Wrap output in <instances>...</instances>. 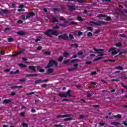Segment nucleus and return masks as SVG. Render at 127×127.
<instances>
[{
	"instance_id": "1",
	"label": "nucleus",
	"mask_w": 127,
	"mask_h": 127,
	"mask_svg": "<svg viewBox=\"0 0 127 127\" xmlns=\"http://www.w3.org/2000/svg\"><path fill=\"white\" fill-rule=\"evenodd\" d=\"M55 66V67H58V63L54 60H50L49 62L48 65L45 67L46 69H49V68H51V67H53V66Z\"/></svg>"
},
{
	"instance_id": "2",
	"label": "nucleus",
	"mask_w": 127,
	"mask_h": 127,
	"mask_svg": "<svg viewBox=\"0 0 127 127\" xmlns=\"http://www.w3.org/2000/svg\"><path fill=\"white\" fill-rule=\"evenodd\" d=\"M45 34L49 37L51 36V35H56L57 36L58 35V32L54 31V30L52 29H49L45 32Z\"/></svg>"
},
{
	"instance_id": "3",
	"label": "nucleus",
	"mask_w": 127,
	"mask_h": 127,
	"mask_svg": "<svg viewBox=\"0 0 127 127\" xmlns=\"http://www.w3.org/2000/svg\"><path fill=\"white\" fill-rule=\"evenodd\" d=\"M109 52H111L112 55H116V54H118L120 52V49L113 47L109 50Z\"/></svg>"
},
{
	"instance_id": "4",
	"label": "nucleus",
	"mask_w": 127,
	"mask_h": 127,
	"mask_svg": "<svg viewBox=\"0 0 127 127\" xmlns=\"http://www.w3.org/2000/svg\"><path fill=\"white\" fill-rule=\"evenodd\" d=\"M59 96L60 97H71V91L68 90L66 92H64L63 93H60Z\"/></svg>"
},
{
	"instance_id": "5",
	"label": "nucleus",
	"mask_w": 127,
	"mask_h": 127,
	"mask_svg": "<svg viewBox=\"0 0 127 127\" xmlns=\"http://www.w3.org/2000/svg\"><path fill=\"white\" fill-rule=\"evenodd\" d=\"M70 117V116L69 115H59L57 117V118H67L64 119V121H71V120H72V118L71 117Z\"/></svg>"
},
{
	"instance_id": "6",
	"label": "nucleus",
	"mask_w": 127,
	"mask_h": 127,
	"mask_svg": "<svg viewBox=\"0 0 127 127\" xmlns=\"http://www.w3.org/2000/svg\"><path fill=\"white\" fill-rule=\"evenodd\" d=\"M94 51L97 52L96 53L98 54V56H103V54H102V52L104 51V50L94 48Z\"/></svg>"
},
{
	"instance_id": "7",
	"label": "nucleus",
	"mask_w": 127,
	"mask_h": 127,
	"mask_svg": "<svg viewBox=\"0 0 127 127\" xmlns=\"http://www.w3.org/2000/svg\"><path fill=\"white\" fill-rule=\"evenodd\" d=\"M90 23H92L93 24H95V25H102V24H105L106 22L104 21H98L97 22H94V21H91Z\"/></svg>"
},
{
	"instance_id": "8",
	"label": "nucleus",
	"mask_w": 127,
	"mask_h": 127,
	"mask_svg": "<svg viewBox=\"0 0 127 127\" xmlns=\"http://www.w3.org/2000/svg\"><path fill=\"white\" fill-rule=\"evenodd\" d=\"M59 38H60V39H68V35H67V34H64L62 35H60L59 36Z\"/></svg>"
},
{
	"instance_id": "9",
	"label": "nucleus",
	"mask_w": 127,
	"mask_h": 127,
	"mask_svg": "<svg viewBox=\"0 0 127 127\" xmlns=\"http://www.w3.org/2000/svg\"><path fill=\"white\" fill-rule=\"evenodd\" d=\"M34 15H35V13L33 12H30L26 16V19H28V18H30V17H32V16H34Z\"/></svg>"
},
{
	"instance_id": "10",
	"label": "nucleus",
	"mask_w": 127,
	"mask_h": 127,
	"mask_svg": "<svg viewBox=\"0 0 127 127\" xmlns=\"http://www.w3.org/2000/svg\"><path fill=\"white\" fill-rule=\"evenodd\" d=\"M29 69L33 71V72H36L35 66H29Z\"/></svg>"
},
{
	"instance_id": "11",
	"label": "nucleus",
	"mask_w": 127,
	"mask_h": 127,
	"mask_svg": "<svg viewBox=\"0 0 127 127\" xmlns=\"http://www.w3.org/2000/svg\"><path fill=\"white\" fill-rule=\"evenodd\" d=\"M8 11V10H6V9H1L0 11V14H3L4 13H6V12H7Z\"/></svg>"
},
{
	"instance_id": "12",
	"label": "nucleus",
	"mask_w": 127,
	"mask_h": 127,
	"mask_svg": "<svg viewBox=\"0 0 127 127\" xmlns=\"http://www.w3.org/2000/svg\"><path fill=\"white\" fill-rule=\"evenodd\" d=\"M68 7L69 8V10H75V9H76V6H75L68 5Z\"/></svg>"
},
{
	"instance_id": "13",
	"label": "nucleus",
	"mask_w": 127,
	"mask_h": 127,
	"mask_svg": "<svg viewBox=\"0 0 127 127\" xmlns=\"http://www.w3.org/2000/svg\"><path fill=\"white\" fill-rule=\"evenodd\" d=\"M23 52H24V49H21L20 50L19 52L17 53L16 54H15V55H13V56H17V55H18L21 53H23Z\"/></svg>"
},
{
	"instance_id": "14",
	"label": "nucleus",
	"mask_w": 127,
	"mask_h": 127,
	"mask_svg": "<svg viewBox=\"0 0 127 127\" xmlns=\"http://www.w3.org/2000/svg\"><path fill=\"white\" fill-rule=\"evenodd\" d=\"M17 34H18V35H24L25 32L22 31H20L17 32Z\"/></svg>"
},
{
	"instance_id": "15",
	"label": "nucleus",
	"mask_w": 127,
	"mask_h": 127,
	"mask_svg": "<svg viewBox=\"0 0 127 127\" xmlns=\"http://www.w3.org/2000/svg\"><path fill=\"white\" fill-rule=\"evenodd\" d=\"M69 1H77L78 2H85L86 1V0H68Z\"/></svg>"
},
{
	"instance_id": "16",
	"label": "nucleus",
	"mask_w": 127,
	"mask_h": 127,
	"mask_svg": "<svg viewBox=\"0 0 127 127\" xmlns=\"http://www.w3.org/2000/svg\"><path fill=\"white\" fill-rule=\"evenodd\" d=\"M69 22L67 21H65L64 22L63 24H60L59 25V26H66V23H68Z\"/></svg>"
},
{
	"instance_id": "17",
	"label": "nucleus",
	"mask_w": 127,
	"mask_h": 127,
	"mask_svg": "<svg viewBox=\"0 0 127 127\" xmlns=\"http://www.w3.org/2000/svg\"><path fill=\"white\" fill-rule=\"evenodd\" d=\"M36 84H40V83H43V80L41 79H38L35 81Z\"/></svg>"
},
{
	"instance_id": "18",
	"label": "nucleus",
	"mask_w": 127,
	"mask_h": 127,
	"mask_svg": "<svg viewBox=\"0 0 127 127\" xmlns=\"http://www.w3.org/2000/svg\"><path fill=\"white\" fill-rule=\"evenodd\" d=\"M11 101L8 99H5L3 100V104H7V103H10Z\"/></svg>"
},
{
	"instance_id": "19",
	"label": "nucleus",
	"mask_w": 127,
	"mask_h": 127,
	"mask_svg": "<svg viewBox=\"0 0 127 127\" xmlns=\"http://www.w3.org/2000/svg\"><path fill=\"white\" fill-rule=\"evenodd\" d=\"M54 69L53 68H50L47 71L48 74H51V73H53Z\"/></svg>"
},
{
	"instance_id": "20",
	"label": "nucleus",
	"mask_w": 127,
	"mask_h": 127,
	"mask_svg": "<svg viewBox=\"0 0 127 127\" xmlns=\"http://www.w3.org/2000/svg\"><path fill=\"white\" fill-rule=\"evenodd\" d=\"M101 59H103V57H99L96 59H95L93 61H99V60H101Z\"/></svg>"
},
{
	"instance_id": "21",
	"label": "nucleus",
	"mask_w": 127,
	"mask_h": 127,
	"mask_svg": "<svg viewBox=\"0 0 127 127\" xmlns=\"http://www.w3.org/2000/svg\"><path fill=\"white\" fill-rule=\"evenodd\" d=\"M116 13H118V14H123V12L121 11L120 9H118L116 11Z\"/></svg>"
},
{
	"instance_id": "22",
	"label": "nucleus",
	"mask_w": 127,
	"mask_h": 127,
	"mask_svg": "<svg viewBox=\"0 0 127 127\" xmlns=\"http://www.w3.org/2000/svg\"><path fill=\"white\" fill-rule=\"evenodd\" d=\"M111 125L113 126H117L118 125H120V123L117 122H112Z\"/></svg>"
},
{
	"instance_id": "23",
	"label": "nucleus",
	"mask_w": 127,
	"mask_h": 127,
	"mask_svg": "<svg viewBox=\"0 0 127 127\" xmlns=\"http://www.w3.org/2000/svg\"><path fill=\"white\" fill-rule=\"evenodd\" d=\"M75 62H79V60L73 59L70 61V63H75Z\"/></svg>"
},
{
	"instance_id": "24",
	"label": "nucleus",
	"mask_w": 127,
	"mask_h": 127,
	"mask_svg": "<svg viewBox=\"0 0 127 127\" xmlns=\"http://www.w3.org/2000/svg\"><path fill=\"white\" fill-rule=\"evenodd\" d=\"M70 60H66V61H64V64H69Z\"/></svg>"
},
{
	"instance_id": "25",
	"label": "nucleus",
	"mask_w": 127,
	"mask_h": 127,
	"mask_svg": "<svg viewBox=\"0 0 127 127\" xmlns=\"http://www.w3.org/2000/svg\"><path fill=\"white\" fill-rule=\"evenodd\" d=\"M52 22H58V20L56 18L53 17L52 19Z\"/></svg>"
},
{
	"instance_id": "26",
	"label": "nucleus",
	"mask_w": 127,
	"mask_h": 127,
	"mask_svg": "<svg viewBox=\"0 0 127 127\" xmlns=\"http://www.w3.org/2000/svg\"><path fill=\"white\" fill-rule=\"evenodd\" d=\"M115 69H117L118 70H123L124 68L122 66H118L116 67Z\"/></svg>"
},
{
	"instance_id": "27",
	"label": "nucleus",
	"mask_w": 127,
	"mask_h": 127,
	"mask_svg": "<svg viewBox=\"0 0 127 127\" xmlns=\"http://www.w3.org/2000/svg\"><path fill=\"white\" fill-rule=\"evenodd\" d=\"M26 76L27 77H34L35 76H37V74H27Z\"/></svg>"
},
{
	"instance_id": "28",
	"label": "nucleus",
	"mask_w": 127,
	"mask_h": 127,
	"mask_svg": "<svg viewBox=\"0 0 127 127\" xmlns=\"http://www.w3.org/2000/svg\"><path fill=\"white\" fill-rule=\"evenodd\" d=\"M18 66H20V67H22L23 68H25V67H26V65H25V64H19Z\"/></svg>"
},
{
	"instance_id": "29",
	"label": "nucleus",
	"mask_w": 127,
	"mask_h": 127,
	"mask_svg": "<svg viewBox=\"0 0 127 127\" xmlns=\"http://www.w3.org/2000/svg\"><path fill=\"white\" fill-rule=\"evenodd\" d=\"M63 59H64V58L63 57H61L59 59H58V61H60V62H62V61H63Z\"/></svg>"
},
{
	"instance_id": "30",
	"label": "nucleus",
	"mask_w": 127,
	"mask_h": 127,
	"mask_svg": "<svg viewBox=\"0 0 127 127\" xmlns=\"http://www.w3.org/2000/svg\"><path fill=\"white\" fill-rule=\"evenodd\" d=\"M77 20H78L79 21H83V18H82V17H81L80 16H78L77 17Z\"/></svg>"
},
{
	"instance_id": "31",
	"label": "nucleus",
	"mask_w": 127,
	"mask_h": 127,
	"mask_svg": "<svg viewBox=\"0 0 127 127\" xmlns=\"http://www.w3.org/2000/svg\"><path fill=\"white\" fill-rule=\"evenodd\" d=\"M114 118H118V119H121V118H122V115H115V116H114Z\"/></svg>"
},
{
	"instance_id": "32",
	"label": "nucleus",
	"mask_w": 127,
	"mask_h": 127,
	"mask_svg": "<svg viewBox=\"0 0 127 127\" xmlns=\"http://www.w3.org/2000/svg\"><path fill=\"white\" fill-rule=\"evenodd\" d=\"M69 37L70 39H74V36L72 34H69Z\"/></svg>"
},
{
	"instance_id": "33",
	"label": "nucleus",
	"mask_w": 127,
	"mask_h": 127,
	"mask_svg": "<svg viewBox=\"0 0 127 127\" xmlns=\"http://www.w3.org/2000/svg\"><path fill=\"white\" fill-rule=\"evenodd\" d=\"M26 95L27 96H29L30 95H34V92H31L27 93Z\"/></svg>"
},
{
	"instance_id": "34",
	"label": "nucleus",
	"mask_w": 127,
	"mask_h": 127,
	"mask_svg": "<svg viewBox=\"0 0 127 127\" xmlns=\"http://www.w3.org/2000/svg\"><path fill=\"white\" fill-rule=\"evenodd\" d=\"M69 56V53L67 52H65L64 53V57H67V56Z\"/></svg>"
},
{
	"instance_id": "35",
	"label": "nucleus",
	"mask_w": 127,
	"mask_h": 127,
	"mask_svg": "<svg viewBox=\"0 0 127 127\" xmlns=\"http://www.w3.org/2000/svg\"><path fill=\"white\" fill-rule=\"evenodd\" d=\"M93 36V33L89 32L87 33V36H88V37H90V36Z\"/></svg>"
},
{
	"instance_id": "36",
	"label": "nucleus",
	"mask_w": 127,
	"mask_h": 127,
	"mask_svg": "<svg viewBox=\"0 0 127 127\" xmlns=\"http://www.w3.org/2000/svg\"><path fill=\"white\" fill-rule=\"evenodd\" d=\"M75 69H77V68L76 67L72 68H68L67 69V71H68V72H70V71H74Z\"/></svg>"
},
{
	"instance_id": "37",
	"label": "nucleus",
	"mask_w": 127,
	"mask_h": 127,
	"mask_svg": "<svg viewBox=\"0 0 127 127\" xmlns=\"http://www.w3.org/2000/svg\"><path fill=\"white\" fill-rule=\"evenodd\" d=\"M50 52H45L43 53V54H45V55H50Z\"/></svg>"
},
{
	"instance_id": "38",
	"label": "nucleus",
	"mask_w": 127,
	"mask_h": 127,
	"mask_svg": "<svg viewBox=\"0 0 127 127\" xmlns=\"http://www.w3.org/2000/svg\"><path fill=\"white\" fill-rule=\"evenodd\" d=\"M8 42H12L13 41V39L12 38H9L8 39Z\"/></svg>"
},
{
	"instance_id": "39",
	"label": "nucleus",
	"mask_w": 127,
	"mask_h": 127,
	"mask_svg": "<svg viewBox=\"0 0 127 127\" xmlns=\"http://www.w3.org/2000/svg\"><path fill=\"white\" fill-rule=\"evenodd\" d=\"M55 127H64V125H63L62 124H60L59 125H55Z\"/></svg>"
},
{
	"instance_id": "40",
	"label": "nucleus",
	"mask_w": 127,
	"mask_h": 127,
	"mask_svg": "<svg viewBox=\"0 0 127 127\" xmlns=\"http://www.w3.org/2000/svg\"><path fill=\"white\" fill-rule=\"evenodd\" d=\"M87 29H88V30H89V31H93V28L91 27H88L87 28Z\"/></svg>"
},
{
	"instance_id": "41",
	"label": "nucleus",
	"mask_w": 127,
	"mask_h": 127,
	"mask_svg": "<svg viewBox=\"0 0 127 127\" xmlns=\"http://www.w3.org/2000/svg\"><path fill=\"white\" fill-rule=\"evenodd\" d=\"M85 64H86V65H91V64H92V62H91V61H88V62H86V63H85Z\"/></svg>"
},
{
	"instance_id": "42",
	"label": "nucleus",
	"mask_w": 127,
	"mask_h": 127,
	"mask_svg": "<svg viewBox=\"0 0 127 127\" xmlns=\"http://www.w3.org/2000/svg\"><path fill=\"white\" fill-rule=\"evenodd\" d=\"M59 28H60V27L58 25H57L53 27L54 29H59Z\"/></svg>"
},
{
	"instance_id": "43",
	"label": "nucleus",
	"mask_w": 127,
	"mask_h": 127,
	"mask_svg": "<svg viewBox=\"0 0 127 127\" xmlns=\"http://www.w3.org/2000/svg\"><path fill=\"white\" fill-rule=\"evenodd\" d=\"M22 125L23 126V127H28V125L26 123H22Z\"/></svg>"
},
{
	"instance_id": "44",
	"label": "nucleus",
	"mask_w": 127,
	"mask_h": 127,
	"mask_svg": "<svg viewBox=\"0 0 127 127\" xmlns=\"http://www.w3.org/2000/svg\"><path fill=\"white\" fill-rule=\"evenodd\" d=\"M71 46H73V47H78V44H73L71 45Z\"/></svg>"
},
{
	"instance_id": "45",
	"label": "nucleus",
	"mask_w": 127,
	"mask_h": 127,
	"mask_svg": "<svg viewBox=\"0 0 127 127\" xmlns=\"http://www.w3.org/2000/svg\"><path fill=\"white\" fill-rule=\"evenodd\" d=\"M116 46H118V47H121L122 46V43H119L118 44H116Z\"/></svg>"
},
{
	"instance_id": "46",
	"label": "nucleus",
	"mask_w": 127,
	"mask_h": 127,
	"mask_svg": "<svg viewBox=\"0 0 127 127\" xmlns=\"http://www.w3.org/2000/svg\"><path fill=\"white\" fill-rule=\"evenodd\" d=\"M41 49H42V47L39 46L37 49V50H41Z\"/></svg>"
},
{
	"instance_id": "47",
	"label": "nucleus",
	"mask_w": 127,
	"mask_h": 127,
	"mask_svg": "<svg viewBox=\"0 0 127 127\" xmlns=\"http://www.w3.org/2000/svg\"><path fill=\"white\" fill-rule=\"evenodd\" d=\"M20 82H25L26 81V79L25 78H23L22 79H19Z\"/></svg>"
},
{
	"instance_id": "48",
	"label": "nucleus",
	"mask_w": 127,
	"mask_h": 127,
	"mask_svg": "<svg viewBox=\"0 0 127 127\" xmlns=\"http://www.w3.org/2000/svg\"><path fill=\"white\" fill-rule=\"evenodd\" d=\"M19 12H21V11H25V10H24V9H18L17 10Z\"/></svg>"
},
{
	"instance_id": "49",
	"label": "nucleus",
	"mask_w": 127,
	"mask_h": 127,
	"mask_svg": "<svg viewBox=\"0 0 127 127\" xmlns=\"http://www.w3.org/2000/svg\"><path fill=\"white\" fill-rule=\"evenodd\" d=\"M54 10L55 12H56L55 11H60V10H59V9L56 8H54Z\"/></svg>"
},
{
	"instance_id": "50",
	"label": "nucleus",
	"mask_w": 127,
	"mask_h": 127,
	"mask_svg": "<svg viewBox=\"0 0 127 127\" xmlns=\"http://www.w3.org/2000/svg\"><path fill=\"white\" fill-rule=\"evenodd\" d=\"M97 74V71H93L90 73L91 75H96Z\"/></svg>"
},
{
	"instance_id": "51",
	"label": "nucleus",
	"mask_w": 127,
	"mask_h": 127,
	"mask_svg": "<svg viewBox=\"0 0 127 127\" xmlns=\"http://www.w3.org/2000/svg\"><path fill=\"white\" fill-rule=\"evenodd\" d=\"M17 22H18V23H20V24L23 23V21L21 20H18Z\"/></svg>"
},
{
	"instance_id": "52",
	"label": "nucleus",
	"mask_w": 127,
	"mask_h": 127,
	"mask_svg": "<svg viewBox=\"0 0 127 127\" xmlns=\"http://www.w3.org/2000/svg\"><path fill=\"white\" fill-rule=\"evenodd\" d=\"M41 39V38L39 37L37 39H36L35 41H36V42H37L38 41H40Z\"/></svg>"
},
{
	"instance_id": "53",
	"label": "nucleus",
	"mask_w": 127,
	"mask_h": 127,
	"mask_svg": "<svg viewBox=\"0 0 127 127\" xmlns=\"http://www.w3.org/2000/svg\"><path fill=\"white\" fill-rule=\"evenodd\" d=\"M77 35L80 36V35H83V33H82V32L81 31H79L77 33Z\"/></svg>"
},
{
	"instance_id": "54",
	"label": "nucleus",
	"mask_w": 127,
	"mask_h": 127,
	"mask_svg": "<svg viewBox=\"0 0 127 127\" xmlns=\"http://www.w3.org/2000/svg\"><path fill=\"white\" fill-rule=\"evenodd\" d=\"M106 20H108V21L111 20V17H109V16L106 17Z\"/></svg>"
},
{
	"instance_id": "55",
	"label": "nucleus",
	"mask_w": 127,
	"mask_h": 127,
	"mask_svg": "<svg viewBox=\"0 0 127 127\" xmlns=\"http://www.w3.org/2000/svg\"><path fill=\"white\" fill-rule=\"evenodd\" d=\"M77 55H78V56L83 55V53H82L81 52H78V53H77Z\"/></svg>"
},
{
	"instance_id": "56",
	"label": "nucleus",
	"mask_w": 127,
	"mask_h": 127,
	"mask_svg": "<svg viewBox=\"0 0 127 127\" xmlns=\"http://www.w3.org/2000/svg\"><path fill=\"white\" fill-rule=\"evenodd\" d=\"M20 115L21 117H24V116H25V114L24 112H21Z\"/></svg>"
},
{
	"instance_id": "57",
	"label": "nucleus",
	"mask_w": 127,
	"mask_h": 127,
	"mask_svg": "<svg viewBox=\"0 0 127 127\" xmlns=\"http://www.w3.org/2000/svg\"><path fill=\"white\" fill-rule=\"evenodd\" d=\"M95 56H96V55L94 54H91L90 55V57H95Z\"/></svg>"
},
{
	"instance_id": "58",
	"label": "nucleus",
	"mask_w": 127,
	"mask_h": 127,
	"mask_svg": "<svg viewBox=\"0 0 127 127\" xmlns=\"http://www.w3.org/2000/svg\"><path fill=\"white\" fill-rule=\"evenodd\" d=\"M43 88H46L47 87V84H43L42 85Z\"/></svg>"
},
{
	"instance_id": "59",
	"label": "nucleus",
	"mask_w": 127,
	"mask_h": 127,
	"mask_svg": "<svg viewBox=\"0 0 127 127\" xmlns=\"http://www.w3.org/2000/svg\"><path fill=\"white\" fill-rule=\"evenodd\" d=\"M111 81H115L116 82H119V81H120V80L113 79H112Z\"/></svg>"
},
{
	"instance_id": "60",
	"label": "nucleus",
	"mask_w": 127,
	"mask_h": 127,
	"mask_svg": "<svg viewBox=\"0 0 127 127\" xmlns=\"http://www.w3.org/2000/svg\"><path fill=\"white\" fill-rule=\"evenodd\" d=\"M31 113H35L36 110H35V109H32L31 110Z\"/></svg>"
},
{
	"instance_id": "61",
	"label": "nucleus",
	"mask_w": 127,
	"mask_h": 127,
	"mask_svg": "<svg viewBox=\"0 0 127 127\" xmlns=\"http://www.w3.org/2000/svg\"><path fill=\"white\" fill-rule=\"evenodd\" d=\"M99 125H101L102 127H103V126H105V123H100Z\"/></svg>"
},
{
	"instance_id": "62",
	"label": "nucleus",
	"mask_w": 127,
	"mask_h": 127,
	"mask_svg": "<svg viewBox=\"0 0 127 127\" xmlns=\"http://www.w3.org/2000/svg\"><path fill=\"white\" fill-rule=\"evenodd\" d=\"M79 66V64H73V67H78Z\"/></svg>"
},
{
	"instance_id": "63",
	"label": "nucleus",
	"mask_w": 127,
	"mask_h": 127,
	"mask_svg": "<svg viewBox=\"0 0 127 127\" xmlns=\"http://www.w3.org/2000/svg\"><path fill=\"white\" fill-rule=\"evenodd\" d=\"M9 71H10V69H7L4 70V72H9Z\"/></svg>"
},
{
	"instance_id": "64",
	"label": "nucleus",
	"mask_w": 127,
	"mask_h": 127,
	"mask_svg": "<svg viewBox=\"0 0 127 127\" xmlns=\"http://www.w3.org/2000/svg\"><path fill=\"white\" fill-rule=\"evenodd\" d=\"M39 72H41V73H43L44 72V69H39Z\"/></svg>"
}]
</instances>
